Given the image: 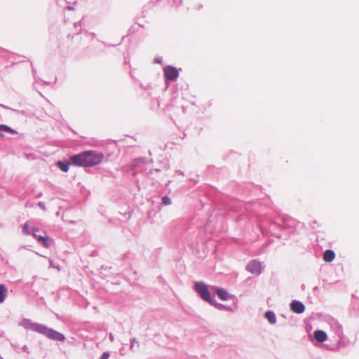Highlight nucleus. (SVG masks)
Returning a JSON list of instances; mask_svg holds the SVG:
<instances>
[{
    "label": "nucleus",
    "instance_id": "nucleus-1",
    "mask_svg": "<svg viewBox=\"0 0 359 359\" xmlns=\"http://www.w3.org/2000/svg\"><path fill=\"white\" fill-rule=\"evenodd\" d=\"M19 325L26 330H31L34 332L41 334L51 340L64 341L66 339L63 334L52 328H49L45 325L33 323L31 320L27 318L22 319Z\"/></svg>",
    "mask_w": 359,
    "mask_h": 359
},
{
    "label": "nucleus",
    "instance_id": "nucleus-2",
    "mask_svg": "<svg viewBox=\"0 0 359 359\" xmlns=\"http://www.w3.org/2000/svg\"><path fill=\"white\" fill-rule=\"evenodd\" d=\"M104 156L95 151H87L71 157L72 165L80 167H92L100 164Z\"/></svg>",
    "mask_w": 359,
    "mask_h": 359
},
{
    "label": "nucleus",
    "instance_id": "nucleus-3",
    "mask_svg": "<svg viewBox=\"0 0 359 359\" xmlns=\"http://www.w3.org/2000/svg\"><path fill=\"white\" fill-rule=\"evenodd\" d=\"M194 289L198 295L205 302L209 303H212L215 297L211 295L210 292V286L206 285L204 282L198 281L194 283Z\"/></svg>",
    "mask_w": 359,
    "mask_h": 359
},
{
    "label": "nucleus",
    "instance_id": "nucleus-4",
    "mask_svg": "<svg viewBox=\"0 0 359 359\" xmlns=\"http://www.w3.org/2000/svg\"><path fill=\"white\" fill-rule=\"evenodd\" d=\"M246 270L255 275H259L262 273V263L256 259L250 261L246 266Z\"/></svg>",
    "mask_w": 359,
    "mask_h": 359
},
{
    "label": "nucleus",
    "instance_id": "nucleus-5",
    "mask_svg": "<svg viewBox=\"0 0 359 359\" xmlns=\"http://www.w3.org/2000/svg\"><path fill=\"white\" fill-rule=\"evenodd\" d=\"M164 74L166 80L168 81H173L179 76L177 69L172 66H167L164 68Z\"/></svg>",
    "mask_w": 359,
    "mask_h": 359
},
{
    "label": "nucleus",
    "instance_id": "nucleus-6",
    "mask_svg": "<svg viewBox=\"0 0 359 359\" xmlns=\"http://www.w3.org/2000/svg\"><path fill=\"white\" fill-rule=\"evenodd\" d=\"M210 290L212 292H215L222 300L226 301L231 297L228 292L223 288L217 286H210Z\"/></svg>",
    "mask_w": 359,
    "mask_h": 359
},
{
    "label": "nucleus",
    "instance_id": "nucleus-7",
    "mask_svg": "<svg viewBox=\"0 0 359 359\" xmlns=\"http://www.w3.org/2000/svg\"><path fill=\"white\" fill-rule=\"evenodd\" d=\"M291 310L298 314L302 313L305 310L304 304L297 300H293L290 304Z\"/></svg>",
    "mask_w": 359,
    "mask_h": 359
},
{
    "label": "nucleus",
    "instance_id": "nucleus-8",
    "mask_svg": "<svg viewBox=\"0 0 359 359\" xmlns=\"http://www.w3.org/2000/svg\"><path fill=\"white\" fill-rule=\"evenodd\" d=\"M39 243H40L44 248H48L50 246L52 240L47 236L39 235L36 238Z\"/></svg>",
    "mask_w": 359,
    "mask_h": 359
},
{
    "label": "nucleus",
    "instance_id": "nucleus-9",
    "mask_svg": "<svg viewBox=\"0 0 359 359\" xmlns=\"http://www.w3.org/2000/svg\"><path fill=\"white\" fill-rule=\"evenodd\" d=\"M314 337L318 342H324L327 340V336L325 332L323 330H316L314 332Z\"/></svg>",
    "mask_w": 359,
    "mask_h": 359
},
{
    "label": "nucleus",
    "instance_id": "nucleus-10",
    "mask_svg": "<svg viewBox=\"0 0 359 359\" xmlns=\"http://www.w3.org/2000/svg\"><path fill=\"white\" fill-rule=\"evenodd\" d=\"M8 295V288L4 284H0V304L3 303Z\"/></svg>",
    "mask_w": 359,
    "mask_h": 359
},
{
    "label": "nucleus",
    "instance_id": "nucleus-11",
    "mask_svg": "<svg viewBox=\"0 0 359 359\" xmlns=\"http://www.w3.org/2000/svg\"><path fill=\"white\" fill-rule=\"evenodd\" d=\"M335 257V254L332 250H327L323 254V259L327 262H332Z\"/></svg>",
    "mask_w": 359,
    "mask_h": 359
},
{
    "label": "nucleus",
    "instance_id": "nucleus-12",
    "mask_svg": "<svg viewBox=\"0 0 359 359\" xmlns=\"http://www.w3.org/2000/svg\"><path fill=\"white\" fill-rule=\"evenodd\" d=\"M264 316L271 324L273 325L276 323V316L273 311H266Z\"/></svg>",
    "mask_w": 359,
    "mask_h": 359
},
{
    "label": "nucleus",
    "instance_id": "nucleus-13",
    "mask_svg": "<svg viewBox=\"0 0 359 359\" xmlns=\"http://www.w3.org/2000/svg\"><path fill=\"white\" fill-rule=\"evenodd\" d=\"M210 305L214 306L218 310H226V311H232V309L230 306L224 305L220 303H217V302H216L215 299L212 301V303H210Z\"/></svg>",
    "mask_w": 359,
    "mask_h": 359
},
{
    "label": "nucleus",
    "instance_id": "nucleus-14",
    "mask_svg": "<svg viewBox=\"0 0 359 359\" xmlns=\"http://www.w3.org/2000/svg\"><path fill=\"white\" fill-rule=\"evenodd\" d=\"M1 132L8 133L12 135L17 134V132L6 125H0V136L3 137Z\"/></svg>",
    "mask_w": 359,
    "mask_h": 359
},
{
    "label": "nucleus",
    "instance_id": "nucleus-15",
    "mask_svg": "<svg viewBox=\"0 0 359 359\" xmlns=\"http://www.w3.org/2000/svg\"><path fill=\"white\" fill-rule=\"evenodd\" d=\"M140 347L139 341L137 340L136 338H132L130 339V349L131 351L135 352Z\"/></svg>",
    "mask_w": 359,
    "mask_h": 359
},
{
    "label": "nucleus",
    "instance_id": "nucleus-16",
    "mask_svg": "<svg viewBox=\"0 0 359 359\" xmlns=\"http://www.w3.org/2000/svg\"><path fill=\"white\" fill-rule=\"evenodd\" d=\"M57 167L63 172H67L69 168V163L63 162V161H58L57 163Z\"/></svg>",
    "mask_w": 359,
    "mask_h": 359
},
{
    "label": "nucleus",
    "instance_id": "nucleus-17",
    "mask_svg": "<svg viewBox=\"0 0 359 359\" xmlns=\"http://www.w3.org/2000/svg\"><path fill=\"white\" fill-rule=\"evenodd\" d=\"M162 203L164 205H170L171 204V200L169 197L168 196H163L162 198Z\"/></svg>",
    "mask_w": 359,
    "mask_h": 359
},
{
    "label": "nucleus",
    "instance_id": "nucleus-18",
    "mask_svg": "<svg viewBox=\"0 0 359 359\" xmlns=\"http://www.w3.org/2000/svg\"><path fill=\"white\" fill-rule=\"evenodd\" d=\"M22 231H23V233H25L26 234H30L31 233L32 230H29L27 223H25L23 225Z\"/></svg>",
    "mask_w": 359,
    "mask_h": 359
},
{
    "label": "nucleus",
    "instance_id": "nucleus-19",
    "mask_svg": "<svg viewBox=\"0 0 359 359\" xmlns=\"http://www.w3.org/2000/svg\"><path fill=\"white\" fill-rule=\"evenodd\" d=\"M39 231V229H35V228H33L32 229V232L30 234H32L35 238H36L38 237V234H37V232Z\"/></svg>",
    "mask_w": 359,
    "mask_h": 359
},
{
    "label": "nucleus",
    "instance_id": "nucleus-20",
    "mask_svg": "<svg viewBox=\"0 0 359 359\" xmlns=\"http://www.w3.org/2000/svg\"><path fill=\"white\" fill-rule=\"evenodd\" d=\"M110 354L108 352H104L99 359H108Z\"/></svg>",
    "mask_w": 359,
    "mask_h": 359
},
{
    "label": "nucleus",
    "instance_id": "nucleus-21",
    "mask_svg": "<svg viewBox=\"0 0 359 359\" xmlns=\"http://www.w3.org/2000/svg\"><path fill=\"white\" fill-rule=\"evenodd\" d=\"M38 205L43 210H46L45 204L43 202H39Z\"/></svg>",
    "mask_w": 359,
    "mask_h": 359
},
{
    "label": "nucleus",
    "instance_id": "nucleus-22",
    "mask_svg": "<svg viewBox=\"0 0 359 359\" xmlns=\"http://www.w3.org/2000/svg\"><path fill=\"white\" fill-rule=\"evenodd\" d=\"M337 334H338V335H339V336H340V335H341V334H342V329H341V326H340V325H339V326H338V330H337Z\"/></svg>",
    "mask_w": 359,
    "mask_h": 359
},
{
    "label": "nucleus",
    "instance_id": "nucleus-23",
    "mask_svg": "<svg viewBox=\"0 0 359 359\" xmlns=\"http://www.w3.org/2000/svg\"><path fill=\"white\" fill-rule=\"evenodd\" d=\"M22 350H23V351H25V352H27V353H28V352H29V348H28V346H26V345H25V346L22 347Z\"/></svg>",
    "mask_w": 359,
    "mask_h": 359
},
{
    "label": "nucleus",
    "instance_id": "nucleus-24",
    "mask_svg": "<svg viewBox=\"0 0 359 359\" xmlns=\"http://www.w3.org/2000/svg\"><path fill=\"white\" fill-rule=\"evenodd\" d=\"M155 62H156V63H161V62H162V58H161V57H157V58H156V59H155Z\"/></svg>",
    "mask_w": 359,
    "mask_h": 359
},
{
    "label": "nucleus",
    "instance_id": "nucleus-25",
    "mask_svg": "<svg viewBox=\"0 0 359 359\" xmlns=\"http://www.w3.org/2000/svg\"><path fill=\"white\" fill-rule=\"evenodd\" d=\"M109 339H110V341H111V342H113V341H114V336H113V334H109Z\"/></svg>",
    "mask_w": 359,
    "mask_h": 359
},
{
    "label": "nucleus",
    "instance_id": "nucleus-26",
    "mask_svg": "<svg viewBox=\"0 0 359 359\" xmlns=\"http://www.w3.org/2000/svg\"><path fill=\"white\" fill-rule=\"evenodd\" d=\"M67 8L68 10H69V11L74 10V8H73L72 6H67Z\"/></svg>",
    "mask_w": 359,
    "mask_h": 359
},
{
    "label": "nucleus",
    "instance_id": "nucleus-27",
    "mask_svg": "<svg viewBox=\"0 0 359 359\" xmlns=\"http://www.w3.org/2000/svg\"><path fill=\"white\" fill-rule=\"evenodd\" d=\"M50 266H52V267H53V268H55V266H54V264H53V262H52V261H50Z\"/></svg>",
    "mask_w": 359,
    "mask_h": 359
},
{
    "label": "nucleus",
    "instance_id": "nucleus-28",
    "mask_svg": "<svg viewBox=\"0 0 359 359\" xmlns=\"http://www.w3.org/2000/svg\"><path fill=\"white\" fill-rule=\"evenodd\" d=\"M152 170H150L149 172H147V175L149 176V175L152 174Z\"/></svg>",
    "mask_w": 359,
    "mask_h": 359
},
{
    "label": "nucleus",
    "instance_id": "nucleus-29",
    "mask_svg": "<svg viewBox=\"0 0 359 359\" xmlns=\"http://www.w3.org/2000/svg\"><path fill=\"white\" fill-rule=\"evenodd\" d=\"M120 352H121V355H123V352H124V350L121 349V350H120Z\"/></svg>",
    "mask_w": 359,
    "mask_h": 359
},
{
    "label": "nucleus",
    "instance_id": "nucleus-30",
    "mask_svg": "<svg viewBox=\"0 0 359 359\" xmlns=\"http://www.w3.org/2000/svg\"><path fill=\"white\" fill-rule=\"evenodd\" d=\"M120 352H121V355H123V352H124V350L121 349V350H120Z\"/></svg>",
    "mask_w": 359,
    "mask_h": 359
},
{
    "label": "nucleus",
    "instance_id": "nucleus-31",
    "mask_svg": "<svg viewBox=\"0 0 359 359\" xmlns=\"http://www.w3.org/2000/svg\"><path fill=\"white\" fill-rule=\"evenodd\" d=\"M135 175H136V172H134L133 173V175L135 177Z\"/></svg>",
    "mask_w": 359,
    "mask_h": 359
},
{
    "label": "nucleus",
    "instance_id": "nucleus-32",
    "mask_svg": "<svg viewBox=\"0 0 359 359\" xmlns=\"http://www.w3.org/2000/svg\"><path fill=\"white\" fill-rule=\"evenodd\" d=\"M155 170V171H156V172H159V170H158V169H156V170Z\"/></svg>",
    "mask_w": 359,
    "mask_h": 359
}]
</instances>
